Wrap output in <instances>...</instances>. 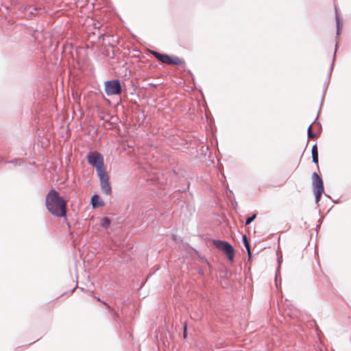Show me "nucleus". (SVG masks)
Instances as JSON below:
<instances>
[{"label": "nucleus", "mask_w": 351, "mask_h": 351, "mask_svg": "<svg viewBox=\"0 0 351 351\" xmlns=\"http://www.w3.org/2000/svg\"><path fill=\"white\" fill-rule=\"evenodd\" d=\"M45 206L48 211L55 217H65L66 215V201L53 189L46 195Z\"/></svg>", "instance_id": "1"}, {"label": "nucleus", "mask_w": 351, "mask_h": 351, "mask_svg": "<svg viewBox=\"0 0 351 351\" xmlns=\"http://www.w3.org/2000/svg\"><path fill=\"white\" fill-rule=\"evenodd\" d=\"M152 55L162 63L170 65H181L184 60L177 56H170L166 53H161L156 51H151Z\"/></svg>", "instance_id": "2"}, {"label": "nucleus", "mask_w": 351, "mask_h": 351, "mask_svg": "<svg viewBox=\"0 0 351 351\" xmlns=\"http://www.w3.org/2000/svg\"><path fill=\"white\" fill-rule=\"evenodd\" d=\"M214 246L222 251L228 257V260L233 261L235 251L234 247L228 241L215 239L213 241Z\"/></svg>", "instance_id": "3"}, {"label": "nucleus", "mask_w": 351, "mask_h": 351, "mask_svg": "<svg viewBox=\"0 0 351 351\" xmlns=\"http://www.w3.org/2000/svg\"><path fill=\"white\" fill-rule=\"evenodd\" d=\"M121 85L119 80L106 81L104 84V90L108 96L118 95L121 93Z\"/></svg>", "instance_id": "4"}, {"label": "nucleus", "mask_w": 351, "mask_h": 351, "mask_svg": "<svg viewBox=\"0 0 351 351\" xmlns=\"http://www.w3.org/2000/svg\"><path fill=\"white\" fill-rule=\"evenodd\" d=\"M87 160L95 169L104 165L103 156L97 152H90L87 156Z\"/></svg>", "instance_id": "5"}, {"label": "nucleus", "mask_w": 351, "mask_h": 351, "mask_svg": "<svg viewBox=\"0 0 351 351\" xmlns=\"http://www.w3.org/2000/svg\"><path fill=\"white\" fill-rule=\"evenodd\" d=\"M101 185V189L103 193L109 195L112 193L111 186L109 183L108 175L99 177Z\"/></svg>", "instance_id": "6"}, {"label": "nucleus", "mask_w": 351, "mask_h": 351, "mask_svg": "<svg viewBox=\"0 0 351 351\" xmlns=\"http://www.w3.org/2000/svg\"><path fill=\"white\" fill-rule=\"evenodd\" d=\"M312 178L313 190L324 191V182L322 178L317 174V173H313Z\"/></svg>", "instance_id": "7"}, {"label": "nucleus", "mask_w": 351, "mask_h": 351, "mask_svg": "<svg viewBox=\"0 0 351 351\" xmlns=\"http://www.w3.org/2000/svg\"><path fill=\"white\" fill-rule=\"evenodd\" d=\"M90 203L93 208H98L104 205V202L100 200V197L97 194L92 196Z\"/></svg>", "instance_id": "8"}, {"label": "nucleus", "mask_w": 351, "mask_h": 351, "mask_svg": "<svg viewBox=\"0 0 351 351\" xmlns=\"http://www.w3.org/2000/svg\"><path fill=\"white\" fill-rule=\"evenodd\" d=\"M311 154H312V162L316 165L318 164L319 161V156H318V149L317 144H315L312 147L311 149Z\"/></svg>", "instance_id": "9"}, {"label": "nucleus", "mask_w": 351, "mask_h": 351, "mask_svg": "<svg viewBox=\"0 0 351 351\" xmlns=\"http://www.w3.org/2000/svg\"><path fill=\"white\" fill-rule=\"evenodd\" d=\"M336 26H337V36H339L341 34V31L343 27V22L340 20V18L338 15L337 10H336Z\"/></svg>", "instance_id": "10"}, {"label": "nucleus", "mask_w": 351, "mask_h": 351, "mask_svg": "<svg viewBox=\"0 0 351 351\" xmlns=\"http://www.w3.org/2000/svg\"><path fill=\"white\" fill-rule=\"evenodd\" d=\"M242 241H243V245L247 250L249 257H250V256H251L250 244V242L245 235H243Z\"/></svg>", "instance_id": "11"}, {"label": "nucleus", "mask_w": 351, "mask_h": 351, "mask_svg": "<svg viewBox=\"0 0 351 351\" xmlns=\"http://www.w3.org/2000/svg\"><path fill=\"white\" fill-rule=\"evenodd\" d=\"M96 171L98 177L108 175L104 165L96 168Z\"/></svg>", "instance_id": "12"}, {"label": "nucleus", "mask_w": 351, "mask_h": 351, "mask_svg": "<svg viewBox=\"0 0 351 351\" xmlns=\"http://www.w3.org/2000/svg\"><path fill=\"white\" fill-rule=\"evenodd\" d=\"M111 221L108 217H104L101 219L100 225L104 228H108L110 225Z\"/></svg>", "instance_id": "13"}, {"label": "nucleus", "mask_w": 351, "mask_h": 351, "mask_svg": "<svg viewBox=\"0 0 351 351\" xmlns=\"http://www.w3.org/2000/svg\"><path fill=\"white\" fill-rule=\"evenodd\" d=\"M314 191V193H315V203L317 204H319L320 199H321V197H322V195L324 193V191H319V190H313Z\"/></svg>", "instance_id": "14"}, {"label": "nucleus", "mask_w": 351, "mask_h": 351, "mask_svg": "<svg viewBox=\"0 0 351 351\" xmlns=\"http://www.w3.org/2000/svg\"><path fill=\"white\" fill-rule=\"evenodd\" d=\"M256 214H254L252 216L247 217L245 219V225L250 224L256 219Z\"/></svg>", "instance_id": "15"}, {"label": "nucleus", "mask_w": 351, "mask_h": 351, "mask_svg": "<svg viewBox=\"0 0 351 351\" xmlns=\"http://www.w3.org/2000/svg\"><path fill=\"white\" fill-rule=\"evenodd\" d=\"M278 262L279 266H278V270L276 271V278H275V283H276V287L277 288L278 287L279 285L280 284V282H278V274H279V267H280V258L278 259Z\"/></svg>", "instance_id": "16"}, {"label": "nucleus", "mask_w": 351, "mask_h": 351, "mask_svg": "<svg viewBox=\"0 0 351 351\" xmlns=\"http://www.w3.org/2000/svg\"><path fill=\"white\" fill-rule=\"evenodd\" d=\"M9 163L12 164L14 166L21 165V164H23V160L21 159L17 158L9 161Z\"/></svg>", "instance_id": "17"}, {"label": "nucleus", "mask_w": 351, "mask_h": 351, "mask_svg": "<svg viewBox=\"0 0 351 351\" xmlns=\"http://www.w3.org/2000/svg\"><path fill=\"white\" fill-rule=\"evenodd\" d=\"M337 47V44L336 43L335 51V53H334V55H333V58H332V64H331L330 68V75L331 74L332 70L333 69V64H334V62H335V57H336Z\"/></svg>", "instance_id": "18"}, {"label": "nucleus", "mask_w": 351, "mask_h": 351, "mask_svg": "<svg viewBox=\"0 0 351 351\" xmlns=\"http://www.w3.org/2000/svg\"><path fill=\"white\" fill-rule=\"evenodd\" d=\"M307 136L308 138H315L317 136L316 134L313 132V131L307 132Z\"/></svg>", "instance_id": "19"}, {"label": "nucleus", "mask_w": 351, "mask_h": 351, "mask_svg": "<svg viewBox=\"0 0 351 351\" xmlns=\"http://www.w3.org/2000/svg\"><path fill=\"white\" fill-rule=\"evenodd\" d=\"M38 10V8H37L36 7H34V6H32V5H29V6L27 8V10L28 12H29V14H33V12H34V11H36V10Z\"/></svg>", "instance_id": "20"}, {"label": "nucleus", "mask_w": 351, "mask_h": 351, "mask_svg": "<svg viewBox=\"0 0 351 351\" xmlns=\"http://www.w3.org/2000/svg\"><path fill=\"white\" fill-rule=\"evenodd\" d=\"M328 80L327 82H326L325 84H324V93H323L322 97V102L324 100V96H325V93H326V89L328 88Z\"/></svg>", "instance_id": "21"}, {"label": "nucleus", "mask_w": 351, "mask_h": 351, "mask_svg": "<svg viewBox=\"0 0 351 351\" xmlns=\"http://www.w3.org/2000/svg\"><path fill=\"white\" fill-rule=\"evenodd\" d=\"M186 325L184 326V337L186 338Z\"/></svg>", "instance_id": "22"}, {"label": "nucleus", "mask_w": 351, "mask_h": 351, "mask_svg": "<svg viewBox=\"0 0 351 351\" xmlns=\"http://www.w3.org/2000/svg\"><path fill=\"white\" fill-rule=\"evenodd\" d=\"M312 125H313V123H311L308 128V130H307V132H308L309 131H312Z\"/></svg>", "instance_id": "23"}]
</instances>
